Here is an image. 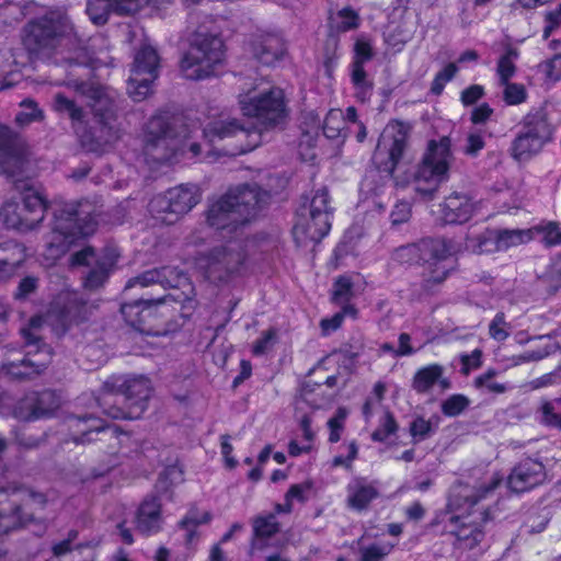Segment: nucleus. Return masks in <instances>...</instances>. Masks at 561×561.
I'll return each mask as SVG.
<instances>
[{
  "label": "nucleus",
  "mask_w": 561,
  "mask_h": 561,
  "mask_svg": "<svg viewBox=\"0 0 561 561\" xmlns=\"http://www.w3.org/2000/svg\"><path fill=\"white\" fill-rule=\"evenodd\" d=\"M79 90L93 101L91 104L94 112L93 126H91L90 131L85 129L82 110L71 100L61 94H57L54 102V110L69 116L83 147L90 151H98L103 146L113 144L119 137L112 110L113 99L111 91L95 83H82L79 85Z\"/></svg>",
  "instance_id": "obj_1"
},
{
  "label": "nucleus",
  "mask_w": 561,
  "mask_h": 561,
  "mask_svg": "<svg viewBox=\"0 0 561 561\" xmlns=\"http://www.w3.org/2000/svg\"><path fill=\"white\" fill-rule=\"evenodd\" d=\"M23 44L26 49L55 62L82 64V50L69 19L60 11H49L33 19L24 27Z\"/></svg>",
  "instance_id": "obj_2"
},
{
  "label": "nucleus",
  "mask_w": 561,
  "mask_h": 561,
  "mask_svg": "<svg viewBox=\"0 0 561 561\" xmlns=\"http://www.w3.org/2000/svg\"><path fill=\"white\" fill-rule=\"evenodd\" d=\"M500 481L501 478L494 479L483 492L462 483L453 486L446 512L447 528L456 536L460 548L473 549L483 540L482 523L485 514L472 507L486 492L495 489Z\"/></svg>",
  "instance_id": "obj_3"
},
{
  "label": "nucleus",
  "mask_w": 561,
  "mask_h": 561,
  "mask_svg": "<svg viewBox=\"0 0 561 561\" xmlns=\"http://www.w3.org/2000/svg\"><path fill=\"white\" fill-rule=\"evenodd\" d=\"M268 199V193L255 185L238 186L210 205L207 221L217 229L234 228L256 218Z\"/></svg>",
  "instance_id": "obj_4"
},
{
  "label": "nucleus",
  "mask_w": 561,
  "mask_h": 561,
  "mask_svg": "<svg viewBox=\"0 0 561 561\" xmlns=\"http://www.w3.org/2000/svg\"><path fill=\"white\" fill-rule=\"evenodd\" d=\"M151 393L150 380L144 376L113 377L106 381L99 404L112 419H138Z\"/></svg>",
  "instance_id": "obj_5"
},
{
  "label": "nucleus",
  "mask_w": 561,
  "mask_h": 561,
  "mask_svg": "<svg viewBox=\"0 0 561 561\" xmlns=\"http://www.w3.org/2000/svg\"><path fill=\"white\" fill-rule=\"evenodd\" d=\"M239 105L244 116L266 124H276L286 116L284 91L267 81L260 80L240 93Z\"/></svg>",
  "instance_id": "obj_6"
},
{
  "label": "nucleus",
  "mask_w": 561,
  "mask_h": 561,
  "mask_svg": "<svg viewBox=\"0 0 561 561\" xmlns=\"http://www.w3.org/2000/svg\"><path fill=\"white\" fill-rule=\"evenodd\" d=\"M225 56L220 37L199 35L181 60L180 69L186 79L203 80L216 76Z\"/></svg>",
  "instance_id": "obj_7"
},
{
  "label": "nucleus",
  "mask_w": 561,
  "mask_h": 561,
  "mask_svg": "<svg viewBox=\"0 0 561 561\" xmlns=\"http://www.w3.org/2000/svg\"><path fill=\"white\" fill-rule=\"evenodd\" d=\"M181 130L172 134L164 128L162 117H153L148 125V148L157 151L156 157L164 161H178L180 157L195 158L201 152V147L190 141L192 129L188 125H181Z\"/></svg>",
  "instance_id": "obj_8"
},
{
  "label": "nucleus",
  "mask_w": 561,
  "mask_h": 561,
  "mask_svg": "<svg viewBox=\"0 0 561 561\" xmlns=\"http://www.w3.org/2000/svg\"><path fill=\"white\" fill-rule=\"evenodd\" d=\"M78 215L71 209L56 216L53 231L43 254L47 265L54 264L78 239L87 237L95 230L96 222L93 218L79 225Z\"/></svg>",
  "instance_id": "obj_9"
},
{
  "label": "nucleus",
  "mask_w": 561,
  "mask_h": 561,
  "mask_svg": "<svg viewBox=\"0 0 561 561\" xmlns=\"http://www.w3.org/2000/svg\"><path fill=\"white\" fill-rule=\"evenodd\" d=\"M458 252L451 241L445 239L423 240L417 244L401 247L396 251V259L401 263H413L420 260L436 266L431 278L434 282H442L450 267L448 260Z\"/></svg>",
  "instance_id": "obj_10"
},
{
  "label": "nucleus",
  "mask_w": 561,
  "mask_h": 561,
  "mask_svg": "<svg viewBox=\"0 0 561 561\" xmlns=\"http://www.w3.org/2000/svg\"><path fill=\"white\" fill-rule=\"evenodd\" d=\"M247 260L244 242L229 240L222 248L196 260V268L211 282H224L239 273Z\"/></svg>",
  "instance_id": "obj_11"
},
{
  "label": "nucleus",
  "mask_w": 561,
  "mask_h": 561,
  "mask_svg": "<svg viewBox=\"0 0 561 561\" xmlns=\"http://www.w3.org/2000/svg\"><path fill=\"white\" fill-rule=\"evenodd\" d=\"M553 128L545 114L537 112L525 118L524 127L511 147L512 157L519 162L529 161L552 139Z\"/></svg>",
  "instance_id": "obj_12"
},
{
  "label": "nucleus",
  "mask_w": 561,
  "mask_h": 561,
  "mask_svg": "<svg viewBox=\"0 0 561 561\" xmlns=\"http://www.w3.org/2000/svg\"><path fill=\"white\" fill-rule=\"evenodd\" d=\"M331 218L328 192L318 191L311 199L309 215L299 216L294 226L293 233L296 242L305 244L307 241H320L331 229Z\"/></svg>",
  "instance_id": "obj_13"
},
{
  "label": "nucleus",
  "mask_w": 561,
  "mask_h": 561,
  "mask_svg": "<svg viewBox=\"0 0 561 561\" xmlns=\"http://www.w3.org/2000/svg\"><path fill=\"white\" fill-rule=\"evenodd\" d=\"M46 202L42 194L33 188H25L22 205L7 202L0 211V217L9 228L20 231L34 229L44 218Z\"/></svg>",
  "instance_id": "obj_14"
},
{
  "label": "nucleus",
  "mask_w": 561,
  "mask_h": 561,
  "mask_svg": "<svg viewBox=\"0 0 561 561\" xmlns=\"http://www.w3.org/2000/svg\"><path fill=\"white\" fill-rule=\"evenodd\" d=\"M201 198L199 188L194 184L173 187L165 195H159L149 203V211L163 224H173L190 211Z\"/></svg>",
  "instance_id": "obj_15"
},
{
  "label": "nucleus",
  "mask_w": 561,
  "mask_h": 561,
  "mask_svg": "<svg viewBox=\"0 0 561 561\" xmlns=\"http://www.w3.org/2000/svg\"><path fill=\"white\" fill-rule=\"evenodd\" d=\"M203 135L209 144L236 138L238 146L227 151L230 156L242 154L251 151L261 140V135L257 130L243 128L236 118H231L226 114H220L217 117H214L204 127Z\"/></svg>",
  "instance_id": "obj_16"
},
{
  "label": "nucleus",
  "mask_w": 561,
  "mask_h": 561,
  "mask_svg": "<svg viewBox=\"0 0 561 561\" xmlns=\"http://www.w3.org/2000/svg\"><path fill=\"white\" fill-rule=\"evenodd\" d=\"M80 309L76 294L65 293L58 297V300L47 312L45 319L42 316H36L31 319L27 328L22 329V335L26 341L28 347L37 343V337L34 331L39 329L43 323L51 327V330L57 334H62L68 328L69 318H75Z\"/></svg>",
  "instance_id": "obj_17"
},
{
  "label": "nucleus",
  "mask_w": 561,
  "mask_h": 561,
  "mask_svg": "<svg viewBox=\"0 0 561 561\" xmlns=\"http://www.w3.org/2000/svg\"><path fill=\"white\" fill-rule=\"evenodd\" d=\"M159 57L150 44H144L136 53L127 91L134 101L145 100L152 91V83L158 76Z\"/></svg>",
  "instance_id": "obj_18"
},
{
  "label": "nucleus",
  "mask_w": 561,
  "mask_h": 561,
  "mask_svg": "<svg viewBox=\"0 0 561 561\" xmlns=\"http://www.w3.org/2000/svg\"><path fill=\"white\" fill-rule=\"evenodd\" d=\"M409 128L405 124L392 121L382 130L374 161L377 167L392 175L399 165L407 145Z\"/></svg>",
  "instance_id": "obj_19"
},
{
  "label": "nucleus",
  "mask_w": 561,
  "mask_h": 561,
  "mask_svg": "<svg viewBox=\"0 0 561 561\" xmlns=\"http://www.w3.org/2000/svg\"><path fill=\"white\" fill-rule=\"evenodd\" d=\"M450 139L442 137L438 141L431 140L416 172V180L428 183L434 191L442 182L448 179V171L453 161Z\"/></svg>",
  "instance_id": "obj_20"
},
{
  "label": "nucleus",
  "mask_w": 561,
  "mask_h": 561,
  "mask_svg": "<svg viewBox=\"0 0 561 561\" xmlns=\"http://www.w3.org/2000/svg\"><path fill=\"white\" fill-rule=\"evenodd\" d=\"M188 288V294L182 293L184 297L176 294H169L163 299L151 301V300H141L135 301L130 304H124L121 308V311L125 318V320L138 330H144L141 324L147 321L148 318H153L157 316H164L167 310V305L170 301L179 302L182 305V309H193L195 307L194 299L190 296L193 293V288L191 284H186Z\"/></svg>",
  "instance_id": "obj_21"
},
{
  "label": "nucleus",
  "mask_w": 561,
  "mask_h": 561,
  "mask_svg": "<svg viewBox=\"0 0 561 561\" xmlns=\"http://www.w3.org/2000/svg\"><path fill=\"white\" fill-rule=\"evenodd\" d=\"M535 238V230L529 229H513L485 231L478 238H469L466 248L474 253H486L493 251L507 250L511 247H516L526 243Z\"/></svg>",
  "instance_id": "obj_22"
},
{
  "label": "nucleus",
  "mask_w": 561,
  "mask_h": 561,
  "mask_svg": "<svg viewBox=\"0 0 561 561\" xmlns=\"http://www.w3.org/2000/svg\"><path fill=\"white\" fill-rule=\"evenodd\" d=\"M118 253L115 249H107L96 255L91 248H85L72 256V265H90L93 267L84 279V287L95 289L102 286L117 263Z\"/></svg>",
  "instance_id": "obj_23"
},
{
  "label": "nucleus",
  "mask_w": 561,
  "mask_h": 561,
  "mask_svg": "<svg viewBox=\"0 0 561 561\" xmlns=\"http://www.w3.org/2000/svg\"><path fill=\"white\" fill-rule=\"evenodd\" d=\"M547 480L545 466L535 459L522 460L511 472L507 484L514 492H526Z\"/></svg>",
  "instance_id": "obj_24"
},
{
  "label": "nucleus",
  "mask_w": 561,
  "mask_h": 561,
  "mask_svg": "<svg viewBox=\"0 0 561 561\" xmlns=\"http://www.w3.org/2000/svg\"><path fill=\"white\" fill-rule=\"evenodd\" d=\"M363 414L367 426H376L371 432V439L385 442L398 430L393 415L380 402L366 401Z\"/></svg>",
  "instance_id": "obj_25"
},
{
  "label": "nucleus",
  "mask_w": 561,
  "mask_h": 561,
  "mask_svg": "<svg viewBox=\"0 0 561 561\" xmlns=\"http://www.w3.org/2000/svg\"><path fill=\"white\" fill-rule=\"evenodd\" d=\"M478 208L479 204L468 196L453 194L433 213L446 224H462L468 221L478 211Z\"/></svg>",
  "instance_id": "obj_26"
},
{
  "label": "nucleus",
  "mask_w": 561,
  "mask_h": 561,
  "mask_svg": "<svg viewBox=\"0 0 561 561\" xmlns=\"http://www.w3.org/2000/svg\"><path fill=\"white\" fill-rule=\"evenodd\" d=\"M148 0H89L87 13L95 25L107 21L110 8L122 14L137 12Z\"/></svg>",
  "instance_id": "obj_27"
},
{
  "label": "nucleus",
  "mask_w": 561,
  "mask_h": 561,
  "mask_svg": "<svg viewBox=\"0 0 561 561\" xmlns=\"http://www.w3.org/2000/svg\"><path fill=\"white\" fill-rule=\"evenodd\" d=\"M213 516L209 511L193 508L188 511L186 516L181 522L180 528L186 549V558L194 554L196 546L201 539L198 527L210 523Z\"/></svg>",
  "instance_id": "obj_28"
},
{
  "label": "nucleus",
  "mask_w": 561,
  "mask_h": 561,
  "mask_svg": "<svg viewBox=\"0 0 561 561\" xmlns=\"http://www.w3.org/2000/svg\"><path fill=\"white\" fill-rule=\"evenodd\" d=\"M354 51L352 82L357 90L358 98L365 100L370 90V84L366 80L363 65L371 58V46L366 39L358 38L355 43Z\"/></svg>",
  "instance_id": "obj_29"
},
{
  "label": "nucleus",
  "mask_w": 561,
  "mask_h": 561,
  "mask_svg": "<svg viewBox=\"0 0 561 561\" xmlns=\"http://www.w3.org/2000/svg\"><path fill=\"white\" fill-rule=\"evenodd\" d=\"M187 278L181 274L176 268L163 267L160 270L147 271L140 276L130 279L127 287L139 285L141 287L149 286L154 283H160L163 286L179 287L186 284Z\"/></svg>",
  "instance_id": "obj_30"
},
{
  "label": "nucleus",
  "mask_w": 561,
  "mask_h": 561,
  "mask_svg": "<svg viewBox=\"0 0 561 561\" xmlns=\"http://www.w3.org/2000/svg\"><path fill=\"white\" fill-rule=\"evenodd\" d=\"M161 505L156 497L146 499L139 506L135 524L136 528L145 534L156 533L162 524Z\"/></svg>",
  "instance_id": "obj_31"
},
{
  "label": "nucleus",
  "mask_w": 561,
  "mask_h": 561,
  "mask_svg": "<svg viewBox=\"0 0 561 561\" xmlns=\"http://www.w3.org/2000/svg\"><path fill=\"white\" fill-rule=\"evenodd\" d=\"M50 360V350L46 345H42L37 347L36 354L34 357H27L23 359L21 363V368H19L14 363H11L7 366L8 374L12 375L16 378H25L31 377L33 374H38L41 370L46 367V365Z\"/></svg>",
  "instance_id": "obj_32"
},
{
  "label": "nucleus",
  "mask_w": 561,
  "mask_h": 561,
  "mask_svg": "<svg viewBox=\"0 0 561 561\" xmlns=\"http://www.w3.org/2000/svg\"><path fill=\"white\" fill-rule=\"evenodd\" d=\"M444 368L438 364H431L420 368L414 377L412 387L417 392H426L434 385L439 383L443 388L448 386V382L443 378Z\"/></svg>",
  "instance_id": "obj_33"
},
{
  "label": "nucleus",
  "mask_w": 561,
  "mask_h": 561,
  "mask_svg": "<svg viewBox=\"0 0 561 561\" xmlns=\"http://www.w3.org/2000/svg\"><path fill=\"white\" fill-rule=\"evenodd\" d=\"M377 496V491L371 483L356 479L347 486V502L354 510H363Z\"/></svg>",
  "instance_id": "obj_34"
},
{
  "label": "nucleus",
  "mask_w": 561,
  "mask_h": 561,
  "mask_svg": "<svg viewBox=\"0 0 561 561\" xmlns=\"http://www.w3.org/2000/svg\"><path fill=\"white\" fill-rule=\"evenodd\" d=\"M396 543L389 541L362 542L358 548V561H383L393 550Z\"/></svg>",
  "instance_id": "obj_35"
},
{
  "label": "nucleus",
  "mask_w": 561,
  "mask_h": 561,
  "mask_svg": "<svg viewBox=\"0 0 561 561\" xmlns=\"http://www.w3.org/2000/svg\"><path fill=\"white\" fill-rule=\"evenodd\" d=\"M19 61L11 49H0V77L2 81L0 89L10 87L14 82L13 76L19 71Z\"/></svg>",
  "instance_id": "obj_36"
},
{
  "label": "nucleus",
  "mask_w": 561,
  "mask_h": 561,
  "mask_svg": "<svg viewBox=\"0 0 561 561\" xmlns=\"http://www.w3.org/2000/svg\"><path fill=\"white\" fill-rule=\"evenodd\" d=\"M286 54V46L278 37H267L262 49L256 54L259 60L265 65H273Z\"/></svg>",
  "instance_id": "obj_37"
},
{
  "label": "nucleus",
  "mask_w": 561,
  "mask_h": 561,
  "mask_svg": "<svg viewBox=\"0 0 561 561\" xmlns=\"http://www.w3.org/2000/svg\"><path fill=\"white\" fill-rule=\"evenodd\" d=\"M539 80L546 85H552L561 80V55H556L537 67Z\"/></svg>",
  "instance_id": "obj_38"
},
{
  "label": "nucleus",
  "mask_w": 561,
  "mask_h": 561,
  "mask_svg": "<svg viewBox=\"0 0 561 561\" xmlns=\"http://www.w3.org/2000/svg\"><path fill=\"white\" fill-rule=\"evenodd\" d=\"M538 413L542 424L561 430V399L543 401Z\"/></svg>",
  "instance_id": "obj_39"
},
{
  "label": "nucleus",
  "mask_w": 561,
  "mask_h": 561,
  "mask_svg": "<svg viewBox=\"0 0 561 561\" xmlns=\"http://www.w3.org/2000/svg\"><path fill=\"white\" fill-rule=\"evenodd\" d=\"M358 24V14L348 8L342 9L331 16V25L339 32L350 31L357 27Z\"/></svg>",
  "instance_id": "obj_40"
},
{
  "label": "nucleus",
  "mask_w": 561,
  "mask_h": 561,
  "mask_svg": "<svg viewBox=\"0 0 561 561\" xmlns=\"http://www.w3.org/2000/svg\"><path fill=\"white\" fill-rule=\"evenodd\" d=\"M345 128V118L341 110H331L323 124V134L327 138L335 139Z\"/></svg>",
  "instance_id": "obj_41"
},
{
  "label": "nucleus",
  "mask_w": 561,
  "mask_h": 561,
  "mask_svg": "<svg viewBox=\"0 0 561 561\" xmlns=\"http://www.w3.org/2000/svg\"><path fill=\"white\" fill-rule=\"evenodd\" d=\"M518 58V51L514 48H508L506 53L501 56L497 62V76L502 83H506L515 73V61Z\"/></svg>",
  "instance_id": "obj_42"
},
{
  "label": "nucleus",
  "mask_w": 561,
  "mask_h": 561,
  "mask_svg": "<svg viewBox=\"0 0 561 561\" xmlns=\"http://www.w3.org/2000/svg\"><path fill=\"white\" fill-rule=\"evenodd\" d=\"M348 413L350 412L346 408H339L335 414L329 419V442L336 443L341 439Z\"/></svg>",
  "instance_id": "obj_43"
},
{
  "label": "nucleus",
  "mask_w": 561,
  "mask_h": 561,
  "mask_svg": "<svg viewBox=\"0 0 561 561\" xmlns=\"http://www.w3.org/2000/svg\"><path fill=\"white\" fill-rule=\"evenodd\" d=\"M254 535L255 540L268 538L278 530V524L275 520V516L270 514L267 516H259L254 520Z\"/></svg>",
  "instance_id": "obj_44"
},
{
  "label": "nucleus",
  "mask_w": 561,
  "mask_h": 561,
  "mask_svg": "<svg viewBox=\"0 0 561 561\" xmlns=\"http://www.w3.org/2000/svg\"><path fill=\"white\" fill-rule=\"evenodd\" d=\"M60 399L53 392H45L39 399V407L32 414V419L50 416L59 408Z\"/></svg>",
  "instance_id": "obj_45"
},
{
  "label": "nucleus",
  "mask_w": 561,
  "mask_h": 561,
  "mask_svg": "<svg viewBox=\"0 0 561 561\" xmlns=\"http://www.w3.org/2000/svg\"><path fill=\"white\" fill-rule=\"evenodd\" d=\"M504 84L503 99L508 105H518L526 101L527 92L523 84L510 83L508 81Z\"/></svg>",
  "instance_id": "obj_46"
},
{
  "label": "nucleus",
  "mask_w": 561,
  "mask_h": 561,
  "mask_svg": "<svg viewBox=\"0 0 561 561\" xmlns=\"http://www.w3.org/2000/svg\"><path fill=\"white\" fill-rule=\"evenodd\" d=\"M469 405V400L462 394H454L442 403V411L447 416L459 415Z\"/></svg>",
  "instance_id": "obj_47"
},
{
  "label": "nucleus",
  "mask_w": 561,
  "mask_h": 561,
  "mask_svg": "<svg viewBox=\"0 0 561 561\" xmlns=\"http://www.w3.org/2000/svg\"><path fill=\"white\" fill-rule=\"evenodd\" d=\"M345 316L355 317L356 309L353 306H345L341 312L335 313L331 318L323 319L320 323L322 332L329 334L340 328Z\"/></svg>",
  "instance_id": "obj_48"
},
{
  "label": "nucleus",
  "mask_w": 561,
  "mask_h": 561,
  "mask_svg": "<svg viewBox=\"0 0 561 561\" xmlns=\"http://www.w3.org/2000/svg\"><path fill=\"white\" fill-rule=\"evenodd\" d=\"M535 230V236L537 233L543 234V241L548 245H558L561 244V227L559 224L550 221L543 226H538L533 228Z\"/></svg>",
  "instance_id": "obj_49"
},
{
  "label": "nucleus",
  "mask_w": 561,
  "mask_h": 561,
  "mask_svg": "<svg viewBox=\"0 0 561 561\" xmlns=\"http://www.w3.org/2000/svg\"><path fill=\"white\" fill-rule=\"evenodd\" d=\"M433 424L430 420L424 417H416L410 424V434L414 443L426 439L433 433Z\"/></svg>",
  "instance_id": "obj_50"
},
{
  "label": "nucleus",
  "mask_w": 561,
  "mask_h": 561,
  "mask_svg": "<svg viewBox=\"0 0 561 561\" xmlns=\"http://www.w3.org/2000/svg\"><path fill=\"white\" fill-rule=\"evenodd\" d=\"M457 72L455 64H448L445 66L435 77L432 83V92L440 94L447 82H449Z\"/></svg>",
  "instance_id": "obj_51"
},
{
  "label": "nucleus",
  "mask_w": 561,
  "mask_h": 561,
  "mask_svg": "<svg viewBox=\"0 0 561 561\" xmlns=\"http://www.w3.org/2000/svg\"><path fill=\"white\" fill-rule=\"evenodd\" d=\"M311 490L310 482H304L300 484H294L286 494V510L285 512H289L293 502H304L307 499V494Z\"/></svg>",
  "instance_id": "obj_52"
},
{
  "label": "nucleus",
  "mask_w": 561,
  "mask_h": 561,
  "mask_svg": "<svg viewBox=\"0 0 561 561\" xmlns=\"http://www.w3.org/2000/svg\"><path fill=\"white\" fill-rule=\"evenodd\" d=\"M494 371L489 370L488 373L477 377L474 379V386L477 388H485L490 392L494 393H503L506 391L507 387L503 383L493 380Z\"/></svg>",
  "instance_id": "obj_53"
},
{
  "label": "nucleus",
  "mask_w": 561,
  "mask_h": 561,
  "mask_svg": "<svg viewBox=\"0 0 561 561\" xmlns=\"http://www.w3.org/2000/svg\"><path fill=\"white\" fill-rule=\"evenodd\" d=\"M21 106L22 111L16 116L19 124L26 125L42 117V112L32 101H23Z\"/></svg>",
  "instance_id": "obj_54"
},
{
  "label": "nucleus",
  "mask_w": 561,
  "mask_h": 561,
  "mask_svg": "<svg viewBox=\"0 0 561 561\" xmlns=\"http://www.w3.org/2000/svg\"><path fill=\"white\" fill-rule=\"evenodd\" d=\"M490 336L499 342L508 336V327L503 313H497L489 327Z\"/></svg>",
  "instance_id": "obj_55"
},
{
  "label": "nucleus",
  "mask_w": 561,
  "mask_h": 561,
  "mask_svg": "<svg viewBox=\"0 0 561 561\" xmlns=\"http://www.w3.org/2000/svg\"><path fill=\"white\" fill-rule=\"evenodd\" d=\"M352 296V282L350 277H339L334 283L333 299L336 302H344Z\"/></svg>",
  "instance_id": "obj_56"
},
{
  "label": "nucleus",
  "mask_w": 561,
  "mask_h": 561,
  "mask_svg": "<svg viewBox=\"0 0 561 561\" xmlns=\"http://www.w3.org/2000/svg\"><path fill=\"white\" fill-rule=\"evenodd\" d=\"M461 373L469 375L472 370L478 369L482 364L481 350H473L470 354L460 355Z\"/></svg>",
  "instance_id": "obj_57"
},
{
  "label": "nucleus",
  "mask_w": 561,
  "mask_h": 561,
  "mask_svg": "<svg viewBox=\"0 0 561 561\" xmlns=\"http://www.w3.org/2000/svg\"><path fill=\"white\" fill-rule=\"evenodd\" d=\"M484 138V131L482 130L470 131L467 136L465 153L469 156H476L479 151L483 149L485 145Z\"/></svg>",
  "instance_id": "obj_58"
},
{
  "label": "nucleus",
  "mask_w": 561,
  "mask_h": 561,
  "mask_svg": "<svg viewBox=\"0 0 561 561\" xmlns=\"http://www.w3.org/2000/svg\"><path fill=\"white\" fill-rule=\"evenodd\" d=\"M344 448H345L346 454L335 456L332 460L333 467L350 468L353 460L356 458L358 448L354 442L347 444L346 446H344Z\"/></svg>",
  "instance_id": "obj_59"
},
{
  "label": "nucleus",
  "mask_w": 561,
  "mask_h": 561,
  "mask_svg": "<svg viewBox=\"0 0 561 561\" xmlns=\"http://www.w3.org/2000/svg\"><path fill=\"white\" fill-rule=\"evenodd\" d=\"M411 216V206L407 202H400L394 205L390 218L393 225H399L409 220Z\"/></svg>",
  "instance_id": "obj_60"
},
{
  "label": "nucleus",
  "mask_w": 561,
  "mask_h": 561,
  "mask_svg": "<svg viewBox=\"0 0 561 561\" xmlns=\"http://www.w3.org/2000/svg\"><path fill=\"white\" fill-rule=\"evenodd\" d=\"M276 333L274 330H268L253 344L252 352L254 355L264 354L274 343Z\"/></svg>",
  "instance_id": "obj_61"
},
{
  "label": "nucleus",
  "mask_w": 561,
  "mask_h": 561,
  "mask_svg": "<svg viewBox=\"0 0 561 561\" xmlns=\"http://www.w3.org/2000/svg\"><path fill=\"white\" fill-rule=\"evenodd\" d=\"M483 87L479 84H473L462 91L460 99L465 105H471L476 103L478 100H480L483 96Z\"/></svg>",
  "instance_id": "obj_62"
},
{
  "label": "nucleus",
  "mask_w": 561,
  "mask_h": 561,
  "mask_svg": "<svg viewBox=\"0 0 561 561\" xmlns=\"http://www.w3.org/2000/svg\"><path fill=\"white\" fill-rule=\"evenodd\" d=\"M411 341V336L408 333H401L398 339L399 345L394 352V357L412 355L415 350L413 348Z\"/></svg>",
  "instance_id": "obj_63"
},
{
  "label": "nucleus",
  "mask_w": 561,
  "mask_h": 561,
  "mask_svg": "<svg viewBox=\"0 0 561 561\" xmlns=\"http://www.w3.org/2000/svg\"><path fill=\"white\" fill-rule=\"evenodd\" d=\"M561 24V5L547 14V25L543 30V37L548 38L552 31Z\"/></svg>",
  "instance_id": "obj_64"
}]
</instances>
